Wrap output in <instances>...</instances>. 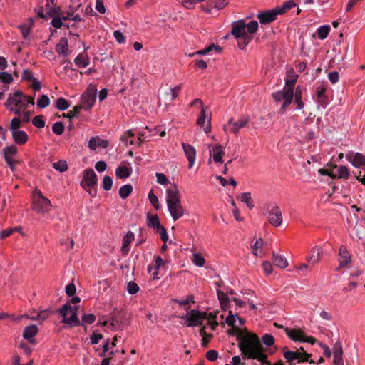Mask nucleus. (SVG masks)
<instances>
[{
	"mask_svg": "<svg viewBox=\"0 0 365 365\" xmlns=\"http://www.w3.org/2000/svg\"><path fill=\"white\" fill-rule=\"evenodd\" d=\"M77 10V8L75 6H71L68 11L66 13H64L61 11V14L60 16H62L63 20H71L73 18V15L75 11Z\"/></svg>",
	"mask_w": 365,
	"mask_h": 365,
	"instance_id": "nucleus-61",
	"label": "nucleus"
},
{
	"mask_svg": "<svg viewBox=\"0 0 365 365\" xmlns=\"http://www.w3.org/2000/svg\"><path fill=\"white\" fill-rule=\"evenodd\" d=\"M272 96L275 102L279 103L283 101L279 110V113L283 114L293 101L294 91L284 87L283 89L273 93Z\"/></svg>",
	"mask_w": 365,
	"mask_h": 365,
	"instance_id": "nucleus-9",
	"label": "nucleus"
},
{
	"mask_svg": "<svg viewBox=\"0 0 365 365\" xmlns=\"http://www.w3.org/2000/svg\"><path fill=\"white\" fill-rule=\"evenodd\" d=\"M333 168H337V173H334V176L335 178L344 179L346 180L349 178L350 173L346 166L340 165L337 166L336 165H331Z\"/></svg>",
	"mask_w": 365,
	"mask_h": 365,
	"instance_id": "nucleus-34",
	"label": "nucleus"
},
{
	"mask_svg": "<svg viewBox=\"0 0 365 365\" xmlns=\"http://www.w3.org/2000/svg\"><path fill=\"white\" fill-rule=\"evenodd\" d=\"M0 80L2 83L9 84L12 83L14 78L11 73L8 72H0Z\"/></svg>",
	"mask_w": 365,
	"mask_h": 365,
	"instance_id": "nucleus-59",
	"label": "nucleus"
},
{
	"mask_svg": "<svg viewBox=\"0 0 365 365\" xmlns=\"http://www.w3.org/2000/svg\"><path fill=\"white\" fill-rule=\"evenodd\" d=\"M350 235L354 240H361L364 235V227L362 225L356 224L351 230Z\"/></svg>",
	"mask_w": 365,
	"mask_h": 365,
	"instance_id": "nucleus-39",
	"label": "nucleus"
},
{
	"mask_svg": "<svg viewBox=\"0 0 365 365\" xmlns=\"http://www.w3.org/2000/svg\"><path fill=\"white\" fill-rule=\"evenodd\" d=\"M262 245H263L262 239H261V238L257 239L255 241V242L254 243V245L252 246V254L255 256L262 257Z\"/></svg>",
	"mask_w": 365,
	"mask_h": 365,
	"instance_id": "nucleus-44",
	"label": "nucleus"
},
{
	"mask_svg": "<svg viewBox=\"0 0 365 365\" xmlns=\"http://www.w3.org/2000/svg\"><path fill=\"white\" fill-rule=\"evenodd\" d=\"M81 109H82L81 106H75L72 110H69L66 114L63 113V115L71 120L74 117L79 114Z\"/></svg>",
	"mask_w": 365,
	"mask_h": 365,
	"instance_id": "nucleus-52",
	"label": "nucleus"
},
{
	"mask_svg": "<svg viewBox=\"0 0 365 365\" xmlns=\"http://www.w3.org/2000/svg\"><path fill=\"white\" fill-rule=\"evenodd\" d=\"M128 136L125 137H120V140L125 143L126 146L128 145H140L144 141V134L139 133L137 138H135V140H128Z\"/></svg>",
	"mask_w": 365,
	"mask_h": 365,
	"instance_id": "nucleus-37",
	"label": "nucleus"
},
{
	"mask_svg": "<svg viewBox=\"0 0 365 365\" xmlns=\"http://www.w3.org/2000/svg\"><path fill=\"white\" fill-rule=\"evenodd\" d=\"M17 153L18 149L15 145L7 146L3 150L4 158L12 171L16 170V165L19 163V161L14 159Z\"/></svg>",
	"mask_w": 365,
	"mask_h": 365,
	"instance_id": "nucleus-14",
	"label": "nucleus"
},
{
	"mask_svg": "<svg viewBox=\"0 0 365 365\" xmlns=\"http://www.w3.org/2000/svg\"><path fill=\"white\" fill-rule=\"evenodd\" d=\"M133 186L130 184L123 185L119 190V195L123 199H126L133 192Z\"/></svg>",
	"mask_w": 365,
	"mask_h": 365,
	"instance_id": "nucleus-46",
	"label": "nucleus"
},
{
	"mask_svg": "<svg viewBox=\"0 0 365 365\" xmlns=\"http://www.w3.org/2000/svg\"><path fill=\"white\" fill-rule=\"evenodd\" d=\"M108 145V140L101 139L98 136L91 137L88 141V148L92 150H95L98 147L107 148Z\"/></svg>",
	"mask_w": 365,
	"mask_h": 365,
	"instance_id": "nucleus-28",
	"label": "nucleus"
},
{
	"mask_svg": "<svg viewBox=\"0 0 365 365\" xmlns=\"http://www.w3.org/2000/svg\"><path fill=\"white\" fill-rule=\"evenodd\" d=\"M113 186V179L109 175H105L102 182V187L104 190L108 191L111 190Z\"/></svg>",
	"mask_w": 365,
	"mask_h": 365,
	"instance_id": "nucleus-54",
	"label": "nucleus"
},
{
	"mask_svg": "<svg viewBox=\"0 0 365 365\" xmlns=\"http://www.w3.org/2000/svg\"><path fill=\"white\" fill-rule=\"evenodd\" d=\"M351 263V257L345 246L341 245L339 250V269L349 267Z\"/></svg>",
	"mask_w": 365,
	"mask_h": 365,
	"instance_id": "nucleus-18",
	"label": "nucleus"
},
{
	"mask_svg": "<svg viewBox=\"0 0 365 365\" xmlns=\"http://www.w3.org/2000/svg\"><path fill=\"white\" fill-rule=\"evenodd\" d=\"M38 328L36 325L32 324L25 327L23 332V337L27 339L31 344H35L34 336L38 334Z\"/></svg>",
	"mask_w": 365,
	"mask_h": 365,
	"instance_id": "nucleus-24",
	"label": "nucleus"
},
{
	"mask_svg": "<svg viewBox=\"0 0 365 365\" xmlns=\"http://www.w3.org/2000/svg\"><path fill=\"white\" fill-rule=\"evenodd\" d=\"M294 103L297 105V109H302L304 108V103L302 101V91L300 86H298L294 93Z\"/></svg>",
	"mask_w": 365,
	"mask_h": 365,
	"instance_id": "nucleus-42",
	"label": "nucleus"
},
{
	"mask_svg": "<svg viewBox=\"0 0 365 365\" xmlns=\"http://www.w3.org/2000/svg\"><path fill=\"white\" fill-rule=\"evenodd\" d=\"M210 150V154L215 163H222V156L225 154V148L220 144L214 145Z\"/></svg>",
	"mask_w": 365,
	"mask_h": 365,
	"instance_id": "nucleus-22",
	"label": "nucleus"
},
{
	"mask_svg": "<svg viewBox=\"0 0 365 365\" xmlns=\"http://www.w3.org/2000/svg\"><path fill=\"white\" fill-rule=\"evenodd\" d=\"M298 77L299 76L296 74L293 71L287 72V77L285 78L284 87L292 91H294L295 84Z\"/></svg>",
	"mask_w": 365,
	"mask_h": 365,
	"instance_id": "nucleus-32",
	"label": "nucleus"
},
{
	"mask_svg": "<svg viewBox=\"0 0 365 365\" xmlns=\"http://www.w3.org/2000/svg\"><path fill=\"white\" fill-rule=\"evenodd\" d=\"M51 311L49 309H44L39 312L36 316L29 317L27 314L19 315L16 318H14V321H20L23 318L31 319L32 320H46L51 314Z\"/></svg>",
	"mask_w": 365,
	"mask_h": 365,
	"instance_id": "nucleus-26",
	"label": "nucleus"
},
{
	"mask_svg": "<svg viewBox=\"0 0 365 365\" xmlns=\"http://www.w3.org/2000/svg\"><path fill=\"white\" fill-rule=\"evenodd\" d=\"M96 321V316L93 314H84L82 317L80 326H86L93 324Z\"/></svg>",
	"mask_w": 365,
	"mask_h": 365,
	"instance_id": "nucleus-49",
	"label": "nucleus"
},
{
	"mask_svg": "<svg viewBox=\"0 0 365 365\" xmlns=\"http://www.w3.org/2000/svg\"><path fill=\"white\" fill-rule=\"evenodd\" d=\"M258 29V22L252 20L248 24H245L243 20H240L232 23L231 34L237 40L238 47L244 49L251 41L255 34Z\"/></svg>",
	"mask_w": 365,
	"mask_h": 365,
	"instance_id": "nucleus-2",
	"label": "nucleus"
},
{
	"mask_svg": "<svg viewBox=\"0 0 365 365\" xmlns=\"http://www.w3.org/2000/svg\"><path fill=\"white\" fill-rule=\"evenodd\" d=\"M322 253L323 252L320 247L315 246L312 247L310 251V255L307 257L308 262L312 264H317L321 260Z\"/></svg>",
	"mask_w": 365,
	"mask_h": 365,
	"instance_id": "nucleus-27",
	"label": "nucleus"
},
{
	"mask_svg": "<svg viewBox=\"0 0 365 365\" xmlns=\"http://www.w3.org/2000/svg\"><path fill=\"white\" fill-rule=\"evenodd\" d=\"M13 139L17 144H25L28 140V135L25 131L14 130L12 132Z\"/></svg>",
	"mask_w": 365,
	"mask_h": 365,
	"instance_id": "nucleus-35",
	"label": "nucleus"
},
{
	"mask_svg": "<svg viewBox=\"0 0 365 365\" xmlns=\"http://www.w3.org/2000/svg\"><path fill=\"white\" fill-rule=\"evenodd\" d=\"M133 172L132 167L122 163L115 170V175L119 179H125L130 176Z\"/></svg>",
	"mask_w": 365,
	"mask_h": 365,
	"instance_id": "nucleus-21",
	"label": "nucleus"
},
{
	"mask_svg": "<svg viewBox=\"0 0 365 365\" xmlns=\"http://www.w3.org/2000/svg\"><path fill=\"white\" fill-rule=\"evenodd\" d=\"M262 341L267 346H271L274 344V338L269 334H264L262 338Z\"/></svg>",
	"mask_w": 365,
	"mask_h": 365,
	"instance_id": "nucleus-64",
	"label": "nucleus"
},
{
	"mask_svg": "<svg viewBox=\"0 0 365 365\" xmlns=\"http://www.w3.org/2000/svg\"><path fill=\"white\" fill-rule=\"evenodd\" d=\"M74 63L76 66L81 68H86L90 63V59L88 54L83 52L78 54L74 59Z\"/></svg>",
	"mask_w": 365,
	"mask_h": 365,
	"instance_id": "nucleus-36",
	"label": "nucleus"
},
{
	"mask_svg": "<svg viewBox=\"0 0 365 365\" xmlns=\"http://www.w3.org/2000/svg\"><path fill=\"white\" fill-rule=\"evenodd\" d=\"M43 115H36L32 119L33 125L38 128H43L45 126V121Z\"/></svg>",
	"mask_w": 365,
	"mask_h": 365,
	"instance_id": "nucleus-60",
	"label": "nucleus"
},
{
	"mask_svg": "<svg viewBox=\"0 0 365 365\" xmlns=\"http://www.w3.org/2000/svg\"><path fill=\"white\" fill-rule=\"evenodd\" d=\"M97 182V175L93 169L89 168L83 171L80 185L93 197H96L97 194V190L95 188Z\"/></svg>",
	"mask_w": 365,
	"mask_h": 365,
	"instance_id": "nucleus-7",
	"label": "nucleus"
},
{
	"mask_svg": "<svg viewBox=\"0 0 365 365\" xmlns=\"http://www.w3.org/2000/svg\"><path fill=\"white\" fill-rule=\"evenodd\" d=\"M78 306L72 307L69 302H67L58 309V313L62 317V322L71 327L80 326V320L77 317Z\"/></svg>",
	"mask_w": 365,
	"mask_h": 365,
	"instance_id": "nucleus-6",
	"label": "nucleus"
},
{
	"mask_svg": "<svg viewBox=\"0 0 365 365\" xmlns=\"http://www.w3.org/2000/svg\"><path fill=\"white\" fill-rule=\"evenodd\" d=\"M148 226L153 227L157 229L158 227H160V223L159 220V217L157 215H148Z\"/></svg>",
	"mask_w": 365,
	"mask_h": 365,
	"instance_id": "nucleus-48",
	"label": "nucleus"
},
{
	"mask_svg": "<svg viewBox=\"0 0 365 365\" xmlns=\"http://www.w3.org/2000/svg\"><path fill=\"white\" fill-rule=\"evenodd\" d=\"M214 48L216 49L218 52L220 50L219 47L215 46L214 44H212V45H210L209 46L206 47L204 49L199 50L195 53L189 54V57H193L195 55H200V56L206 55Z\"/></svg>",
	"mask_w": 365,
	"mask_h": 365,
	"instance_id": "nucleus-47",
	"label": "nucleus"
},
{
	"mask_svg": "<svg viewBox=\"0 0 365 365\" xmlns=\"http://www.w3.org/2000/svg\"><path fill=\"white\" fill-rule=\"evenodd\" d=\"M346 160L354 167L361 168L365 165V156L360 153H354L352 151H349L346 154Z\"/></svg>",
	"mask_w": 365,
	"mask_h": 365,
	"instance_id": "nucleus-19",
	"label": "nucleus"
},
{
	"mask_svg": "<svg viewBox=\"0 0 365 365\" xmlns=\"http://www.w3.org/2000/svg\"><path fill=\"white\" fill-rule=\"evenodd\" d=\"M166 203L174 221L184 215L185 209L182 205L180 194L176 185H173L166 190Z\"/></svg>",
	"mask_w": 365,
	"mask_h": 365,
	"instance_id": "nucleus-3",
	"label": "nucleus"
},
{
	"mask_svg": "<svg viewBox=\"0 0 365 365\" xmlns=\"http://www.w3.org/2000/svg\"><path fill=\"white\" fill-rule=\"evenodd\" d=\"M97 90L95 88L88 87L81 96V106L86 110H90L94 105L96 99Z\"/></svg>",
	"mask_w": 365,
	"mask_h": 365,
	"instance_id": "nucleus-15",
	"label": "nucleus"
},
{
	"mask_svg": "<svg viewBox=\"0 0 365 365\" xmlns=\"http://www.w3.org/2000/svg\"><path fill=\"white\" fill-rule=\"evenodd\" d=\"M192 262L195 264V265L199 267H202L205 264V259L201 255L195 253L193 254Z\"/></svg>",
	"mask_w": 365,
	"mask_h": 365,
	"instance_id": "nucleus-56",
	"label": "nucleus"
},
{
	"mask_svg": "<svg viewBox=\"0 0 365 365\" xmlns=\"http://www.w3.org/2000/svg\"><path fill=\"white\" fill-rule=\"evenodd\" d=\"M52 165L55 170L61 173L66 171L68 168L67 163L65 160H59L58 162L53 163Z\"/></svg>",
	"mask_w": 365,
	"mask_h": 365,
	"instance_id": "nucleus-53",
	"label": "nucleus"
},
{
	"mask_svg": "<svg viewBox=\"0 0 365 365\" xmlns=\"http://www.w3.org/2000/svg\"><path fill=\"white\" fill-rule=\"evenodd\" d=\"M272 259L274 264L278 267L284 269L288 266L287 259L282 255L273 253Z\"/></svg>",
	"mask_w": 365,
	"mask_h": 365,
	"instance_id": "nucleus-40",
	"label": "nucleus"
},
{
	"mask_svg": "<svg viewBox=\"0 0 365 365\" xmlns=\"http://www.w3.org/2000/svg\"><path fill=\"white\" fill-rule=\"evenodd\" d=\"M135 239L134 233L131 231H128L123 239V246L121 247V252L123 255H128L130 248L129 245Z\"/></svg>",
	"mask_w": 365,
	"mask_h": 365,
	"instance_id": "nucleus-31",
	"label": "nucleus"
},
{
	"mask_svg": "<svg viewBox=\"0 0 365 365\" xmlns=\"http://www.w3.org/2000/svg\"><path fill=\"white\" fill-rule=\"evenodd\" d=\"M45 9L49 17L61 14V9L60 6H56L55 0H46Z\"/></svg>",
	"mask_w": 365,
	"mask_h": 365,
	"instance_id": "nucleus-25",
	"label": "nucleus"
},
{
	"mask_svg": "<svg viewBox=\"0 0 365 365\" xmlns=\"http://www.w3.org/2000/svg\"><path fill=\"white\" fill-rule=\"evenodd\" d=\"M268 220L274 227H279L282 223V214L279 207L274 205L268 213Z\"/></svg>",
	"mask_w": 365,
	"mask_h": 365,
	"instance_id": "nucleus-16",
	"label": "nucleus"
},
{
	"mask_svg": "<svg viewBox=\"0 0 365 365\" xmlns=\"http://www.w3.org/2000/svg\"><path fill=\"white\" fill-rule=\"evenodd\" d=\"M56 51L59 55L64 57L68 56V39L66 37L60 38L59 42L56 46Z\"/></svg>",
	"mask_w": 365,
	"mask_h": 365,
	"instance_id": "nucleus-30",
	"label": "nucleus"
},
{
	"mask_svg": "<svg viewBox=\"0 0 365 365\" xmlns=\"http://www.w3.org/2000/svg\"><path fill=\"white\" fill-rule=\"evenodd\" d=\"M285 333L289 338L293 341L308 342L314 344L316 339L313 336H307L304 332L300 329H285Z\"/></svg>",
	"mask_w": 365,
	"mask_h": 365,
	"instance_id": "nucleus-12",
	"label": "nucleus"
},
{
	"mask_svg": "<svg viewBox=\"0 0 365 365\" xmlns=\"http://www.w3.org/2000/svg\"><path fill=\"white\" fill-rule=\"evenodd\" d=\"M248 118H241L237 121H234L233 118H230L227 124L223 126V130L225 132H230L237 135L240 130L246 127L248 125Z\"/></svg>",
	"mask_w": 365,
	"mask_h": 365,
	"instance_id": "nucleus-13",
	"label": "nucleus"
},
{
	"mask_svg": "<svg viewBox=\"0 0 365 365\" xmlns=\"http://www.w3.org/2000/svg\"><path fill=\"white\" fill-rule=\"evenodd\" d=\"M51 202L39 190L33 192L32 209L37 213L44 214L51 210Z\"/></svg>",
	"mask_w": 365,
	"mask_h": 365,
	"instance_id": "nucleus-8",
	"label": "nucleus"
},
{
	"mask_svg": "<svg viewBox=\"0 0 365 365\" xmlns=\"http://www.w3.org/2000/svg\"><path fill=\"white\" fill-rule=\"evenodd\" d=\"M239 197L242 202L246 204L249 209L252 210L254 207L255 205L250 192L242 193Z\"/></svg>",
	"mask_w": 365,
	"mask_h": 365,
	"instance_id": "nucleus-43",
	"label": "nucleus"
},
{
	"mask_svg": "<svg viewBox=\"0 0 365 365\" xmlns=\"http://www.w3.org/2000/svg\"><path fill=\"white\" fill-rule=\"evenodd\" d=\"M206 317L207 312H202L196 309H192L185 316L181 317L182 319H186L187 327L201 326Z\"/></svg>",
	"mask_w": 365,
	"mask_h": 365,
	"instance_id": "nucleus-11",
	"label": "nucleus"
},
{
	"mask_svg": "<svg viewBox=\"0 0 365 365\" xmlns=\"http://www.w3.org/2000/svg\"><path fill=\"white\" fill-rule=\"evenodd\" d=\"M182 147L188 161V168L191 169L195 163L197 155L196 150L192 145L185 143H182Z\"/></svg>",
	"mask_w": 365,
	"mask_h": 365,
	"instance_id": "nucleus-17",
	"label": "nucleus"
},
{
	"mask_svg": "<svg viewBox=\"0 0 365 365\" xmlns=\"http://www.w3.org/2000/svg\"><path fill=\"white\" fill-rule=\"evenodd\" d=\"M190 106L200 108V113L197 119L196 124L201 128L203 127L205 123V109L203 101L200 98H195L190 103Z\"/></svg>",
	"mask_w": 365,
	"mask_h": 365,
	"instance_id": "nucleus-20",
	"label": "nucleus"
},
{
	"mask_svg": "<svg viewBox=\"0 0 365 365\" xmlns=\"http://www.w3.org/2000/svg\"><path fill=\"white\" fill-rule=\"evenodd\" d=\"M34 11L38 18L46 19L49 17L46 14L45 7L43 6H38L35 8Z\"/></svg>",
	"mask_w": 365,
	"mask_h": 365,
	"instance_id": "nucleus-63",
	"label": "nucleus"
},
{
	"mask_svg": "<svg viewBox=\"0 0 365 365\" xmlns=\"http://www.w3.org/2000/svg\"><path fill=\"white\" fill-rule=\"evenodd\" d=\"M237 340L238 347L244 357L262 361L263 363L267 364V362H264V359L267 356L264 354L263 347L256 334L247 332H245V334H242L241 332L238 331Z\"/></svg>",
	"mask_w": 365,
	"mask_h": 365,
	"instance_id": "nucleus-1",
	"label": "nucleus"
},
{
	"mask_svg": "<svg viewBox=\"0 0 365 365\" xmlns=\"http://www.w3.org/2000/svg\"><path fill=\"white\" fill-rule=\"evenodd\" d=\"M327 89V86L324 83L321 84L317 88L316 96L318 102L321 103L322 106H326L328 103V98L325 94Z\"/></svg>",
	"mask_w": 365,
	"mask_h": 365,
	"instance_id": "nucleus-29",
	"label": "nucleus"
},
{
	"mask_svg": "<svg viewBox=\"0 0 365 365\" xmlns=\"http://www.w3.org/2000/svg\"><path fill=\"white\" fill-rule=\"evenodd\" d=\"M70 106L69 102L63 98H58L56 101V107L60 110H66Z\"/></svg>",
	"mask_w": 365,
	"mask_h": 365,
	"instance_id": "nucleus-50",
	"label": "nucleus"
},
{
	"mask_svg": "<svg viewBox=\"0 0 365 365\" xmlns=\"http://www.w3.org/2000/svg\"><path fill=\"white\" fill-rule=\"evenodd\" d=\"M33 25L34 19L32 18H29L28 19L27 24H24L19 26V29H20L24 39H28L29 38Z\"/></svg>",
	"mask_w": 365,
	"mask_h": 365,
	"instance_id": "nucleus-33",
	"label": "nucleus"
},
{
	"mask_svg": "<svg viewBox=\"0 0 365 365\" xmlns=\"http://www.w3.org/2000/svg\"><path fill=\"white\" fill-rule=\"evenodd\" d=\"M29 104L34 105V98L25 96L21 91H17L9 95L5 106L16 115H20L21 111L26 110Z\"/></svg>",
	"mask_w": 365,
	"mask_h": 365,
	"instance_id": "nucleus-4",
	"label": "nucleus"
},
{
	"mask_svg": "<svg viewBox=\"0 0 365 365\" xmlns=\"http://www.w3.org/2000/svg\"><path fill=\"white\" fill-rule=\"evenodd\" d=\"M200 334L202 336V346L206 347L208 343L210 341L213 335L211 333H207L206 326H202L200 329Z\"/></svg>",
	"mask_w": 365,
	"mask_h": 365,
	"instance_id": "nucleus-41",
	"label": "nucleus"
},
{
	"mask_svg": "<svg viewBox=\"0 0 365 365\" xmlns=\"http://www.w3.org/2000/svg\"><path fill=\"white\" fill-rule=\"evenodd\" d=\"M334 365H344L343 351H342L341 348H340L334 354Z\"/></svg>",
	"mask_w": 365,
	"mask_h": 365,
	"instance_id": "nucleus-55",
	"label": "nucleus"
},
{
	"mask_svg": "<svg viewBox=\"0 0 365 365\" xmlns=\"http://www.w3.org/2000/svg\"><path fill=\"white\" fill-rule=\"evenodd\" d=\"M217 298L220 301V306H221L222 309L223 310L227 309L229 307L230 299H229L228 296L227 295V294H225L222 290L217 289Z\"/></svg>",
	"mask_w": 365,
	"mask_h": 365,
	"instance_id": "nucleus-38",
	"label": "nucleus"
},
{
	"mask_svg": "<svg viewBox=\"0 0 365 365\" xmlns=\"http://www.w3.org/2000/svg\"><path fill=\"white\" fill-rule=\"evenodd\" d=\"M165 264V261L160 257V256H158L155 257V267H153L152 265L148 266V272L151 274L152 279L154 280L158 279V270L160 269V267Z\"/></svg>",
	"mask_w": 365,
	"mask_h": 365,
	"instance_id": "nucleus-23",
	"label": "nucleus"
},
{
	"mask_svg": "<svg viewBox=\"0 0 365 365\" xmlns=\"http://www.w3.org/2000/svg\"><path fill=\"white\" fill-rule=\"evenodd\" d=\"M64 125L62 122H56L52 126V131L57 135H61L64 132Z\"/></svg>",
	"mask_w": 365,
	"mask_h": 365,
	"instance_id": "nucleus-57",
	"label": "nucleus"
},
{
	"mask_svg": "<svg viewBox=\"0 0 365 365\" xmlns=\"http://www.w3.org/2000/svg\"><path fill=\"white\" fill-rule=\"evenodd\" d=\"M148 199L150 202L156 210L160 209V205L158 201V198L157 195L154 193L153 190H151L148 193Z\"/></svg>",
	"mask_w": 365,
	"mask_h": 365,
	"instance_id": "nucleus-51",
	"label": "nucleus"
},
{
	"mask_svg": "<svg viewBox=\"0 0 365 365\" xmlns=\"http://www.w3.org/2000/svg\"><path fill=\"white\" fill-rule=\"evenodd\" d=\"M282 353L284 358L289 363H314L313 360H309L311 354H309L307 352H301L299 350H297L295 351H290L287 346H285L282 349Z\"/></svg>",
	"mask_w": 365,
	"mask_h": 365,
	"instance_id": "nucleus-10",
	"label": "nucleus"
},
{
	"mask_svg": "<svg viewBox=\"0 0 365 365\" xmlns=\"http://www.w3.org/2000/svg\"><path fill=\"white\" fill-rule=\"evenodd\" d=\"M127 291L130 294H135L139 291V287L135 282L130 281L127 284Z\"/></svg>",
	"mask_w": 365,
	"mask_h": 365,
	"instance_id": "nucleus-62",
	"label": "nucleus"
},
{
	"mask_svg": "<svg viewBox=\"0 0 365 365\" xmlns=\"http://www.w3.org/2000/svg\"><path fill=\"white\" fill-rule=\"evenodd\" d=\"M330 29L331 28L329 25H323L319 26L317 30L318 38L321 40L325 39L328 36Z\"/></svg>",
	"mask_w": 365,
	"mask_h": 365,
	"instance_id": "nucleus-45",
	"label": "nucleus"
},
{
	"mask_svg": "<svg viewBox=\"0 0 365 365\" xmlns=\"http://www.w3.org/2000/svg\"><path fill=\"white\" fill-rule=\"evenodd\" d=\"M296 6L293 0H289L284 2L281 6L258 13L257 18L259 19L261 24H269L277 19L278 15H282L287 13Z\"/></svg>",
	"mask_w": 365,
	"mask_h": 365,
	"instance_id": "nucleus-5",
	"label": "nucleus"
},
{
	"mask_svg": "<svg viewBox=\"0 0 365 365\" xmlns=\"http://www.w3.org/2000/svg\"><path fill=\"white\" fill-rule=\"evenodd\" d=\"M50 103L49 98L46 95H41L39 99L37 101V106L40 108H44L47 107Z\"/></svg>",
	"mask_w": 365,
	"mask_h": 365,
	"instance_id": "nucleus-58",
	"label": "nucleus"
}]
</instances>
